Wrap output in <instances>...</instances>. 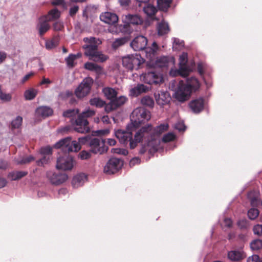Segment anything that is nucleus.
<instances>
[{"label":"nucleus","mask_w":262,"mask_h":262,"mask_svg":"<svg viewBox=\"0 0 262 262\" xmlns=\"http://www.w3.org/2000/svg\"><path fill=\"white\" fill-rule=\"evenodd\" d=\"M199 88V82L195 77L188 78L185 81L181 80L175 93V98L179 101L185 102L189 99L192 92L196 91Z\"/></svg>","instance_id":"nucleus-1"},{"label":"nucleus","mask_w":262,"mask_h":262,"mask_svg":"<svg viewBox=\"0 0 262 262\" xmlns=\"http://www.w3.org/2000/svg\"><path fill=\"white\" fill-rule=\"evenodd\" d=\"M144 130V128H140L135 134L134 139L133 138L132 133L130 132L121 129L116 131L115 136L118 139L120 143L125 146L128 145L130 149H133L137 146L138 143L142 142L144 140V136H142Z\"/></svg>","instance_id":"nucleus-2"},{"label":"nucleus","mask_w":262,"mask_h":262,"mask_svg":"<svg viewBox=\"0 0 262 262\" xmlns=\"http://www.w3.org/2000/svg\"><path fill=\"white\" fill-rule=\"evenodd\" d=\"M92 137L90 136H86L78 138V142L76 141H72L71 137L65 138L57 142L54 146L56 148H62L65 152H77L79 151L81 146L80 144L87 145L89 144V141Z\"/></svg>","instance_id":"nucleus-3"},{"label":"nucleus","mask_w":262,"mask_h":262,"mask_svg":"<svg viewBox=\"0 0 262 262\" xmlns=\"http://www.w3.org/2000/svg\"><path fill=\"white\" fill-rule=\"evenodd\" d=\"M95 112L88 109L80 114L73 123L74 130L79 133L84 134L90 130L87 118L93 116Z\"/></svg>","instance_id":"nucleus-4"},{"label":"nucleus","mask_w":262,"mask_h":262,"mask_svg":"<svg viewBox=\"0 0 262 262\" xmlns=\"http://www.w3.org/2000/svg\"><path fill=\"white\" fill-rule=\"evenodd\" d=\"M150 119V113L144 107L135 109L130 115V121L134 127L137 128Z\"/></svg>","instance_id":"nucleus-5"},{"label":"nucleus","mask_w":262,"mask_h":262,"mask_svg":"<svg viewBox=\"0 0 262 262\" xmlns=\"http://www.w3.org/2000/svg\"><path fill=\"white\" fill-rule=\"evenodd\" d=\"M142 128L144 129L142 135L144 136V140L146 141L154 140L156 135H160L168 130V125L167 124H162L156 128H153L151 125L148 124L142 127Z\"/></svg>","instance_id":"nucleus-6"},{"label":"nucleus","mask_w":262,"mask_h":262,"mask_svg":"<svg viewBox=\"0 0 262 262\" xmlns=\"http://www.w3.org/2000/svg\"><path fill=\"white\" fill-rule=\"evenodd\" d=\"M144 61V59L141 58L140 55L138 54L127 55L123 57L122 59L123 66L129 70L139 69L140 66Z\"/></svg>","instance_id":"nucleus-7"},{"label":"nucleus","mask_w":262,"mask_h":262,"mask_svg":"<svg viewBox=\"0 0 262 262\" xmlns=\"http://www.w3.org/2000/svg\"><path fill=\"white\" fill-rule=\"evenodd\" d=\"M94 80L92 78L88 77L83 79L74 91L75 96L81 99L88 95L91 91Z\"/></svg>","instance_id":"nucleus-8"},{"label":"nucleus","mask_w":262,"mask_h":262,"mask_svg":"<svg viewBox=\"0 0 262 262\" xmlns=\"http://www.w3.org/2000/svg\"><path fill=\"white\" fill-rule=\"evenodd\" d=\"M141 78L144 83L149 85L161 84L164 82L163 75L154 70L142 74Z\"/></svg>","instance_id":"nucleus-9"},{"label":"nucleus","mask_w":262,"mask_h":262,"mask_svg":"<svg viewBox=\"0 0 262 262\" xmlns=\"http://www.w3.org/2000/svg\"><path fill=\"white\" fill-rule=\"evenodd\" d=\"M83 40L85 42L82 46L84 50V54L90 58L98 51V46L101 41L99 39L94 37H85Z\"/></svg>","instance_id":"nucleus-10"},{"label":"nucleus","mask_w":262,"mask_h":262,"mask_svg":"<svg viewBox=\"0 0 262 262\" xmlns=\"http://www.w3.org/2000/svg\"><path fill=\"white\" fill-rule=\"evenodd\" d=\"M88 147L90 152L94 154L101 155L106 152L108 149V147L105 145L104 140L97 138H92Z\"/></svg>","instance_id":"nucleus-11"},{"label":"nucleus","mask_w":262,"mask_h":262,"mask_svg":"<svg viewBox=\"0 0 262 262\" xmlns=\"http://www.w3.org/2000/svg\"><path fill=\"white\" fill-rule=\"evenodd\" d=\"M46 177L52 185L56 186L63 183L68 178V175L64 172L53 171H47Z\"/></svg>","instance_id":"nucleus-12"},{"label":"nucleus","mask_w":262,"mask_h":262,"mask_svg":"<svg viewBox=\"0 0 262 262\" xmlns=\"http://www.w3.org/2000/svg\"><path fill=\"white\" fill-rule=\"evenodd\" d=\"M123 162L117 158H111L104 167V172L108 174H114L118 171L122 167Z\"/></svg>","instance_id":"nucleus-13"},{"label":"nucleus","mask_w":262,"mask_h":262,"mask_svg":"<svg viewBox=\"0 0 262 262\" xmlns=\"http://www.w3.org/2000/svg\"><path fill=\"white\" fill-rule=\"evenodd\" d=\"M188 55L187 53L183 52L179 58V68L177 70L178 75L183 77H187L190 72V70L187 66Z\"/></svg>","instance_id":"nucleus-14"},{"label":"nucleus","mask_w":262,"mask_h":262,"mask_svg":"<svg viewBox=\"0 0 262 262\" xmlns=\"http://www.w3.org/2000/svg\"><path fill=\"white\" fill-rule=\"evenodd\" d=\"M73 167V159L68 155H64L58 158L56 168L64 170H71Z\"/></svg>","instance_id":"nucleus-15"},{"label":"nucleus","mask_w":262,"mask_h":262,"mask_svg":"<svg viewBox=\"0 0 262 262\" xmlns=\"http://www.w3.org/2000/svg\"><path fill=\"white\" fill-rule=\"evenodd\" d=\"M147 39L142 35L136 37L130 43V46L136 51L143 50L146 49Z\"/></svg>","instance_id":"nucleus-16"},{"label":"nucleus","mask_w":262,"mask_h":262,"mask_svg":"<svg viewBox=\"0 0 262 262\" xmlns=\"http://www.w3.org/2000/svg\"><path fill=\"white\" fill-rule=\"evenodd\" d=\"M155 97L158 104L163 106L166 104L170 100L169 94L168 92L163 91H158L155 93Z\"/></svg>","instance_id":"nucleus-17"},{"label":"nucleus","mask_w":262,"mask_h":262,"mask_svg":"<svg viewBox=\"0 0 262 262\" xmlns=\"http://www.w3.org/2000/svg\"><path fill=\"white\" fill-rule=\"evenodd\" d=\"M189 105L193 113H199L204 109V100L202 98L193 100L189 103Z\"/></svg>","instance_id":"nucleus-18"},{"label":"nucleus","mask_w":262,"mask_h":262,"mask_svg":"<svg viewBox=\"0 0 262 262\" xmlns=\"http://www.w3.org/2000/svg\"><path fill=\"white\" fill-rule=\"evenodd\" d=\"M148 91V86L143 84L140 83L130 89L129 95L133 97H136L142 93H146Z\"/></svg>","instance_id":"nucleus-19"},{"label":"nucleus","mask_w":262,"mask_h":262,"mask_svg":"<svg viewBox=\"0 0 262 262\" xmlns=\"http://www.w3.org/2000/svg\"><path fill=\"white\" fill-rule=\"evenodd\" d=\"M100 18L102 21L110 25H114L118 20V17L116 14L108 12L102 14Z\"/></svg>","instance_id":"nucleus-20"},{"label":"nucleus","mask_w":262,"mask_h":262,"mask_svg":"<svg viewBox=\"0 0 262 262\" xmlns=\"http://www.w3.org/2000/svg\"><path fill=\"white\" fill-rule=\"evenodd\" d=\"M48 21L45 17L42 16L39 18L37 28L40 36L43 35L50 29V26L48 24Z\"/></svg>","instance_id":"nucleus-21"},{"label":"nucleus","mask_w":262,"mask_h":262,"mask_svg":"<svg viewBox=\"0 0 262 262\" xmlns=\"http://www.w3.org/2000/svg\"><path fill=\"white\" fill-rule=\"evenodd\" d=\"M86 179V177L84 173L77 174L73 178L72 184L75 188H78L82 186Z\"/></svg>","instance_id":"nucleus-22"},{"label":"nucleus","mask_w":262,"mask_h":262,"mask_svg":"<svg viewBox=\"0 0 262 262\" xmlns=\"http://www.w3.org/2000/svg\"><path fill=\"white\" fill-rule=\"evenodd\" d=\"M124 20L127 24L133 25H139L142 22V19L138 15H126L125 16Z\"/></svg>","instance_id":"nucleus-23"},{"label":"nucleus","mask_w":262,"mask_h":262,"mask_svg":"<svg viewBox=\"0 0 262 262\" xmlns=\"http://www.w3.org/2000/svg\"><path fill=\"white\" fill-rule=\"evenodd\" d=\"M37 115L43 117H46L52 115L53 110L47 106H41L37 108L36 110Z\"/></svg>","instance_id":"nucleus-24"},{"label":"nucleus","mask_w":262,"mask_h":262,"mask_svg":"<svg viewBox=\"0 0 262 262\" xmlns=\"http://www.w3.org/2000/svg\"><path fill=\"white\" fill-rule=\"evenodd\" d=\"M157 30L158 35L162 36L167 34L170 31V28L167 23L162 21L158 24Z\"/></svg>","instance_id":"nucleus-25"},{"label":"nucleus","mask_w":262,"mask_h":262,"mask_svg":"<svg viewBox=\"0 0 262 262\" xmlns=\"http://www.w3.org/2000/svg\"><path fill=\"white\" fill-rule=\"evenodd\" d=\"M84 67L85 69L95 72L97 74H100L102 71V68L101 66L90 62H87L84 64Z\"/></svg>","instance_id":"nucleus-26"},{"label":"nucleus","mask_w":262,"mask_h":262,"mask_svg":"<svg viewBox=\"0 0 262 262\" xmlns=\"http://www.w3.org/2000/svg\"><path fill=\"white\" fill-rule=\"evenodd\" d=\"M102 92L106 98L111 101L115 98L118 94V92L115 89L110 87L103 88Z\"/></svg>","instance_id":"nucleus-27"},{"label":"nucleus","mask_w":262,"mask_h":262,"mask_svg":"<svg viewBox=\"0 0 262 262\" xmlns=\"http://www.w3.org/2000/svg\"><path fill=\"white\" fill-rule=\"evenodd\" d=\"M28 172L25 171H16L10 172L8 178L12 181L18 180L28 174Z\"/></svg>","instance_id":"nucleus-28"},{"label":"nucleus","mask_w":262,"mask_h":262,"mask_svg":"<svg viewBox=\"0 0 262 262\" xmlns=\"http://www.w3.org/2000/svg\"><path fill=\"white\" fill-rule=\"evenodd\" d=\"M141 8H143L144 12L148 16H152L155 15L157 12V8L154 5L148 3L146 4Z\"/></svg>","instance_id":"nucleus-29"},{"label":"nucleus","mask_w":262,"mask_h":262,"mask_svg":"<svg viewBox=\"0 0 262 262\" xmlns=\"http://www.w3.org/2000/svg\"><path fill=\"white\" fill-rule=\"evenodd\" d=\"M60 16V11L56 8L51 10L46 16L43 17H46V19L49 21H52L58 19Z\"/></svg>","instance_id":"nucleus-30"},{"label":"nucleus","mask_w":262,"mask_h":262,"mask_svg":"<svg viewBox=\"0 0 262 262\" xmlns=\"http://www.w3.org/2000/svg\"><path fill=\"white\" fill-rule=\"evenodd\" d=\"M128 41V39L126 37H123L121 38H116L113 42L112 44V48L114 50H116L119 47L123 46Z\"/></svg>","instance_id":"nucleus-31"},{"label":"nucleus","mask_w":262,"mask_h":262,"mask_svg":"<svg viewBox=\"0 0 262 262\" xmlns=\"http://www.w3.org/2000/svg\"><path fill=\"white\" fill-rule=\"evenodd\" d=\"M108 56L106 55L102 54L98 50L89 59L95 62H103L105 61L108 59Z\"/></svg>","instance_id":"nucleus-32"},{"label":"nucleus","mask_w":262,"mask_h":262,"mask_svg":"<svg viewBox=\"0 0 262 262\" xmlns=\"http://www.w3.org/2000/svg\"><path fill=\"white\" fill-rule=\"evenodd\" d=\"M228 258L232 261H239L244 258L243 254L238 251H231L228 252Z\"/></svg>","instance_id":"nucleus-33"},{"label":"nucleus","mask_w":262,"mask_h":262,"mask_svg":"<svg viewBox=\"0 0 262 262\" xmlns=\"http://www.w3.org/2000/svg\"><path fill=\"white\" fill-rule=\"evenodd\" d=\"M172 0H157L159 9L163 11H166L170 7Z\"/></svg>","instance_id":"nucleus-34"},{"label":"nucleus","mask_w":262,"mask_h":262,"mask_svg":"<svg viewBox=\"0 0 262 262\" xmlns=\"http://www.w3.org/2000/svg\"><path fill=\"white\" fill-rule=\"evenodd\" d=\"M141 103L143 105L150 108H153L155 104L153 99L149 96H145L142 98Z\"/></svg>","instance_id":"nucleus-35"},{"label":"nucleus","mask_w":262,"mask_h":262,"mask_svg":"<svg viewBox=\"0 0 262 262\" xmlns=\"http://www.w3.org/2000/svg\"><path fill=\"white\" fill-rule=\"evenodd\" d=\"M169 62V58L166 56L160 57L156 60V64L161 68L167 67Z\"/></svg>","instance_id":"nucleus-36"},{"label":"nucleus","mask_w":262,"mask_h":262,"mask_svg":"<svg viewBox=\"0 0 262 262\" xmlns=\"http://www.w3.org/2000/svg\"><path fill=\"white\" fill-rule=\"evenodd\" d=\"M112 102H113L115 107L117 108L120 106L124 104L125 102L127 101V98L124 96H120L119 97H117V96L111 100Z\"/></svg>","instance_id":"nucleus-37"},{"label":"nucleus","mask_w":262,"mask_h":262,"mask_svg":"<svg viewBox=\"0 0 262 262\" xmlns=\"http://www.w3.org/2000/svg\"><path fill=\"white\" fill-rule=\"evenodd\" d=\"M90 104L92 106L101 108L104 106L105 102L99 98H94L90 99Z\"/></svg>","instance_id":"nucleus-38"},{"label":"nucleus","mask_w":262,"mask_h":262,"mask_svg":"<svg viewBox=\"0 0 262 262\" xmlns=\"http://www.w3.org/2000/svg\"><path fill=\"white\" fill-rule=\"evenodd\" d=\"M37 95V91L34 89L26 90L24 93V97L26 100H31L33 99Z\"/></svg>","instance_id":"nucleus-39"},{"label":"nucleus","mask_w":262,"mask_h":262,"mask_svg":"<svg viewBox=\"0 0 262 262\" xmlns=\"http://www.w3.org/2000/svg\"><path fill=\"white\" fill-rule=\"evenodd\" d=\"M59 43V39L58 37H54L51 40H49L46 43V47L47 49H52L57 47Z\"/></svg>","instance_id":"nucleus-40"},{"label":"nucleus","mask_w":262,"mask_h":262,"mask_svg":"<svg viewBox=\"0 0 262 262\" xmlns=\"http://www.w3.org/2000/svg\"><path fill=\"white\" fill-rule=\"evenodd\" d=\"M12 99V95L3 92L2 85H0V100L4 102H9Z\"/></svg>","instance_id":"nucleus-41"},{"label":"nucleus","mask_w":262,"mask_h":262,"mask_svg":"<svg viewBox=\"0 0 262 262\" xmlns=\"http://www.w3.org/2000/svg\"><path fill=\"white\" fill-rule=\"evenodd\" d=\"M77 58V56L75 55L70 54L69 56L66 59V61L67 64V66L69 68H73L75 67V64L74 63V61Z\"/></svg>","instance_id":"nucleus-42"},{"label":"nucleus","mask_w":262,"mask_h":262,"mask_svg":"<svg viewBox=\"0 0 262 262\" xmlns=\"http://www.w3.org/2000/svg\"><path fill=\"white\" fill-rule=\"evenodd\" d=\"M250 247L253 250H258L262 248V241L260 239H255L250 244Z\"/></svg>","instance_id":"nucleus-43"},{"label":"nucleus","mask_w":262,"mask_h":262,"mask_svg":"<svg viewBox=\"0 0 262 262\" xmlns=\"http://www.w3.org/2000/svg\"><path fill=\"white\" fill-rule=\"evenodd\" d=\"M23 118L20 116H17L15 119L11 122V127L12 128H18L22 124Z\"/></svg>","instance_id":"nucleus-44"},{"label":"nucleus","mask_w":262,"mask_h":262,"mask_svg":"<svg viewBox=\"0 0 262 262\" xmlns=\"http://www.w3.org/2000/svg\"><path fill=\"white\" fill-rule=\"evenodd\" d=\"M259 214V211L256 208H251L248 211V216L250 220L255 219Z\"/></svg>","instance_id":"nucleus-45"},{"label":"nucleus","mask_w":262,"mask_h":262,"mask_svg":"<svg viewBox=\"0 0 262 262\" xmlns=\"http://www.w3.org/2000/svg\"><path fill=\"white\" fill-rule=\"evenodd\" d=\"M143 141L146 142V143L142 144L141 147L139 151V154L140 155L144 154L147 150H148V149L150 146V142L154 141V140L146 141L145 140H143L142 142Z\"/></svg>","instance_id":"nucleus-46"},{"label":"nucleus","mask_w":262,"mask_h":262,"mask_svg":"<svg viewBox=\"0 0 262 262\" xmlns=\"http://www.w3.org/2000/svg\"><path fill=\"white\" fill-rule=\"evenodd\" d=\"M176 138L175 135L172 133H168L164 135L162 138V141L164 143H167L173 141Z\"/></svg>","instance_id":"nucleus-47"},{"label":"nucleus","mask_w":262,"mask_h":262,"mask_svg":"<svg viewBox=\"0 0 262 262\" xmlns=\"http://www.w3.org/2000/svg\"><path fill=\"white\" fill-rule=\"evenodd\" d=\"M79 113V110L78 109L75 110H68L63 113V116L65 117H71Z\"/></svg>","instance_id":"nucleus-48"},{"label":"nucleus","mask_w":262,"mask_h":262,"mask_svg":"<svg viewBox=\"0 0 262 262\" xmlns=\"http://www.w3.org/2000/svg\"><path fill=\"white\" fill-rule=\"evenodd\" d=\"M52 148L50 146L41 147L40 149V153L43 156L49 157L52 154Z\"/></svg>","instance_id":"nucleus-49"},{"label":"nucleus","mask_w":262,"mask_h":262,"mask_svg":"<svg viewBox=\"0 0 262 262\" xmlns=\"http://www.w3.org/2000/svg\"><path fill=\"white\" fill-rule=\"evenodd\" d=\"M90 151L82 150L78 155V157L81 160H88L91 157Z\"/></svg>","instance_id":"nucleus-50"},{"label":"nucleus","mask_w":262,"mask_h":262,"mask_svg":"<svg viewBox=\"0 0 262 262\" xmlns=\"http://www.w3.org/2000/svg\"><path fill=\"white\" fill-rule=\"evenodd\" d=\"M49 159V157L43 156L42 158L36 161L37 165L39 166H44L45 164L48 163Z\"/></svg>","instance_id":"nucleus-51"},{"label":"nucleus","mask_w":262,"mask_h":262,"mask_svg":"<svg viewBox=\"0 0 262 262\" xmlns=\"http://www.w3.org/2000/svg\"><path fill=\"white\" fill-rule=\"evenodd\" d=\"M104 106L105 111L107 113H109L117 109L116 107H115V106L114 105L113 102H112V101H111L107 104L105 103V104L104 105Z\"/></svg>","instance_id":"nucleus-52"},{"label":"nucleus","mask_w":262,"mask_h":262,"mask_svg":"<svg viewBox=\"0 0 262 262\" xmlns=\"http://www.w3.org/2000/svg\"><path fill=\"white\" fill-rule=\"evenodd\" d=\"M237 225L241 229H246L248 226V222L246 219H242L238 221Z\"/></svg>","instance_id":"nucleus-53"},{"label":"nucleus","mask_w":262,"mask_h":262,"mask_svg":"<svg viewBox=\"0 0 262 262\" xmlns=\"http://www.w3.org/2000/svg\"><path fill=\"white\" fill-rule=\"evenodd\" d=\"M253 232L255 234L258 235H262V225H256L254 226L253 229Z\"/></svg>","instance_id":"nucleus-54"},{"label":"nucleus","mask_w":262,"mask_h":262,"mask_svg":"<svg viewBox=\"0 0 262 262\" xmlns=\"http://www.w3.org/2000/svg\"><path fill=\"white\" fill-rule=\"evenodd\" d=\"M79 10V7L78 6H74L73 7L70 8L69 15L72 17L75 16L76 14Z\"/></svg>","instance_id":"nucleus-55"},{"label":"nucleus","mask_w":262,"mask_h":262,"mask_svg":"<svg viewBox=\"0 0 262 262\" xmlns=\"http://www.w3.org/2000/svg\"><path fill=\"white\" fill-rule=\"evenodd\" d=\"M63 28V24L60 21H56L53 24V28L55 31H61Z\"/></svg>","instance_id":"nucleus-56"},{"label":"nucleus","mask_w":262,"mask_h":262,"mask_svg":"<svg viewBox=\"0 0 262 262\" xmlns=\"http://www.w3.org/2000/svg\"><path fill=\"white\" fill-rule=\"evenodd\" d=\"M141 162V160L138 157H135L132 158L130 161L129 165L130 167H133L137 164H139Z\"/></svg>","instance_id":"nucleus-57"},{"label":"nucleus","mask_w":262,"mask_h":262,"mask_svg":"<svg viewBox=\"0 0 262 262\" xmlns=\"http://www.w3.org/2000/svg\"><path fill=\"white\" fill-rule=\"evenodd\" d=\"M34 160V158L32 156H29L28 157L23 158L22 159V160L20 161V164L29 163Z\"/></svg>","instance_id":"nucleus-58"},{"label":"nucleus","mask_w":262,"mask_h":262,"mask_svg":"<svg viewBox=\"0 0 262 262\" xmlns=\"http://www.w3.org/2000/svg\"><path fill=\"white\" fill-rule=\"evenodd\" d=\"M259 257L257 255H253L247 259V262H259Z\"/></svg>","instance_id":"nucleus-59"},{"label":"nucleus","mask_w":262,"mask_h":262,"mask_svg":"<svg viewBox=\"0 0 262 262\" xmlns=\"http://www.w3.org/2000/svg\"><path fill=\"white\" fill-rule=\"evenodd\" d=\"M109 133L108 129L98 130L96 132V135L99 136L107 135Z\"/></svg>","instance_id":"nucleus-60"},{"label":"nucleus","mask_w":262,"mask_h":262,"mask_svg":"<svg viewBox=\"0 0 262 262\" xmlns=\"http://www.w3.org/2000/svg\"><path fill=\"white\" fill-rule=\"evenodd\" d=\"M136 6H138L139 7L141 8L145 5L148 3L149 0H136Z\"/></svg>","instance_id":"nucleus-61"},{"label":"nucleus","mask_w":262,"mask_h":262,"mask_svg":"<svg viewBox=\"0 0 262 262\" xmlns=\"http://www.w3.org/2000/svg\"><path fill=\"white\" fill-rule=\"evenodd\" d=\"M72 95V93L71 92L68 91L65 93H61L59 95V97L62 99H64V98L69 97Z\"/></svg>","instance_id":"nucleus-62"},{"label":"nucleus","mask_w":262,"mask_h":262,"mask_svg":"<svg viewBox=\"0 0 262 262\" xmlns=\"http://www.w3.org/2000/svg\"><path fill=\"white\" fill-rule=\"evenodd\" d=\"M152 142L153 141L150 142V146L149 147V148L148 149V152L151 155L154 154L157 151V147L156 146H151Z\"/></svg>","instance_id":"nucleus-63"},{"label":"nucleus","mask_w":262,"mask_h":262,"mask_svg":"<svg viewBox=\"0 0 262 262\" xmlns=\"http://www.w3.org/2000/svg\"><path fill=\"white\" fill-rule=\"evenodd\" d=\"M224 223L225 225V226L230 228L232 226V221L229 218H226L224 220Z\"/></svg>","instance_id":"nucleus-64"}]
</instances>
